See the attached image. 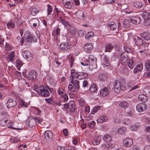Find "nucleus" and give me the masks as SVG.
<instances>
[{"label":"nucleus","instance_id":"f257e3e1","mask_svg":"<svg viewBox=\"0 0 150 150\" xmlns=\"http://www.w3.org/2000/svg\"><path fill=\"white\" fill-rule=\"evenodd\" d=\"M33 89L38 93L39 95L42 96L47 97L50 94L47 88L43 86H39L38 85L35 84L33 87Z\"/></svg>","mask_w":150,"mask_h":150},{"label":"nucleus","instance_id":"f03ea898","mask_svg":"<svg viewBox=\"0 0 150 150\" xmlns=\"http://www.w3.org/2000/svg\"><path fill=\"white\" fill-rule=\"evenodd\" d=\"M89 68L90 69L92 70L96 68L97 67L96 61L97 59L92 55H90L89 57Z\"/></svg>","mask_w":150,"mask_h":150},{"label":"nucleus","instance_id":"7ed1b4c3","mask_svg":"<svg viewBox=\"0 0 150 150\" xmlns=\"http://www.w3.org/2000/svg\"><path fill=\"white\" fill-rule=\"evenodd\" d=\"M124 89V86L123 83L120 82L119 81H116L114 84V90L116 93H119L121 90H122Z\"/></svg>","mask_w":150,"mask_h":150},{"label":"nucleus","instance_id":"20e7f679","mask_svg":"<svg viewBox=\"0 0 150 150\" xmlns=\"http://www.w3.org/2000/svg\"><path fill=\"white\" fill-rule=\"evenodd\" d=\"M29 23L31 27L37 28L39 26V21L37 18H33L29 21Z\"/></svg>","mask_w":150,"mask_h":150},{"label":"nucleus","instance_id":"39448f33","mask_svg":"<svg viewBox=\"0 0 150 150\" xmlns=\"http://www.w3.org/2000/svg\"><path fill=\"white\" fill-rule=\"evenodd\" d=\"M110 62V61L109 57L106 55H105L102 59V64L103 67H106L107 69L109 68Z\"/></svg>","mask_w":150,"mask_h":150},{"label":"nucleus","instance_id":"423d86ee","mask_svg":"<svg viewBox=\"0 0 150 150\" xmlns=\"http://www.w3.org/2000/svg\"><path fill=\"white\" fill-rule=\"evenodd\" d=\"M146 108L147 105L144 103H139L136 107L137 110L139 112H142L145 110Z\"/></svg>","mask_w":150,"mask_h":150},{"label":"nucleus","instance_id":"0eeeda50","mask_svg":"<svg viewBox=\"0 0 150 150\" xmlns=\"http://www.w3.org/2000/svg\"><path fill=\"white\" fill-rule=\"evenodd\" d=\"M71 47V44L68 42H65L60 44L59 45L60 50L63 51L68 50Z\"/></svg>","mask_w":150,"mask_h":150},{"label":"nucleus","instance_id":"6e6552de","mask_svg":"<svg viewBox=\"0 0 150 150\" xmlns=\"http://www.w3.org/2000/svg\"><path fill=\"white\" fill-rule=\"evenodd\" d=\"M37 74L34 71H32L30 72L27 77L29 81L35 79L37 78Z\"/></svg>","mask_w":150,"mask_h":150},{"label":"nucleus","instance_id":"1a4fd4ad","mask_svg":"<svg viewBox=\"0 0 150 150\" xmlns=\"http://www.w3.org/2000/svg\"><path fill=\"white\" fill-rule=\"evenodd\" d=\"M131 22L134 24H138L141 22V19L137 16L132 17L130 18Z\"/></svg>","mask_w":150,"mask_h":150},{"label":"nucleus","instance_id":"9d476101","mask_svg":"<svg viewBox=\"0 0 150 150\" xmlns=\"http://www.w3.org/2000/svg\"><path fill=\"white\" fill-rule=\"evenodd\" d=\"M6 105L8 108H11L16 105V101L13 99H9L6 103Z\"/></svg>","mask_w":150,"mask_h":150},{"label":"nucleus","instance_id":"9b49d317","mask_svg":"<svg viewBox=\"0 0 150 150\" xmlns=\"http://www.w3.org/2000/svg\"><path fill=\"white\" fill-rule=\"evenodd\" d=\"M133 142V141L131 139L127 138L124 140L123 144L124 146L129 147L132 144Z\"/></svg>","mask_w":150,"mask_h":150},{"label":"nucleus","instance_id":"f8f14e48","mask_svg":"<svg viewBox=\"0 0 150 150\" xmlns=\"http://www.w3.org/2000/svg\"><path fill=\"white\" fill-rule=\"evenodd\" d=\"M37 40L36 38L31 35H28L26 37V41L27 43L35 42Z\"/></svg>","mask_w":150,"mask_h":150},{"label":"nucleus","instance_id":"ddd939ff","mask_svg":"<svg viewBox=\"0 0 150 150\" xmlns=\"http://www.w3.org/2000/svg\"><path fill=\"white\" fill-rule=\"evenodd\" d=\"M133 40L134 41L136 40V41L135 42V43L138 46H141L143 44V40L140 37L134 38H133Z\"/></svg>","mask_w":150,"mask_h":150},{"label":"nucleus","instance_id":"4468645a","mask_svg":"<svg viewBox=\"0 0 150 150\" xmlns=\"http://www.w3.org/2000/svg\"><path fill=\"white\" fill-rule=\"evenodd\" d=\"M83 48L84 51L87 52H89L93 48L92 45L91 43H87L84 45Z\"/></svg>","mask_w":150,"mask_h":150},{"label":"nucleus","instance_id":"2eb2a0df","mask_svg":"<svg viewBox=\"0 0 150 150\" xmlns=\"http://www.w3.org/2000/svg\"><path fill=\"white\" fill-rule=\"evenodd\" d=\"M143 68V64H138L134 68L133 70V72L134 73H136L138 71H141L142 70Z\"/></svg>","mask_w":150,"mask_h":150},{"label":"nucleus","instance_id":"dca6fc26","mask_svg":"<svg viewBox=\"0 0 150 150\" xmlns=\"http://www.w3.org/2000/svg\"><path fill=\"white\" fill-rule=\"evenodd\" d=\"M140 126L141 125L139 123L137 122L135 124L131 125L129 127V129L132 131H135L139 127H140Z\"/></svg>","mask_w":150,"mask_h":150},{"label":"nucleus","instance_id":"f3484780","mask_svg":"<svg viewBox=\"0 0 150 150\" xmlns=\"http://www.w3.org/2000/svg\"><path fill=\"white\" fill-rule=\"evenodd\" d=\"M108 118L105 115H102L99 117L97 120V122L99 123L104 122L108 120Z\"/></svg>","mask_w":150,"mask_h":150},{"label":"nucleus","instance_id":"a211bd4d","mask_svg":"<svg viewBox=\"0 0 150 150\" xmlns=\"http://www.w3.org/2000/svg\"><path fill=\"white\" fill-rule=\"evenodd\" d=\"M142 16L145 21L150 20V13L148 12H144L142 15Z\"/></svg>","mask_w":150,"mask_h":150},{"label":"nucleus","instance_id":"6ab92c4d","mask_svg":"<svg viewBox=\"0 0 150 150\" xmlns=\"http://www.w3.org/2000/svg\"><path fill=\"white\" fill-rule=\"evenodd\" d=\"M109 91L108 89L106 87H104L101 89L100 92V95L103 96H105L109 93Z\"/></svg>","mask_w":150,"mask_h":150},{"label":"nucleus","instance_id":"aec40b11","mask_svg":"<svg viewBox=\"0 0 150 150\" xmlns=\"http://www.w3.org/2000/svg\"><path fill=\"white\" fill-rule=\"evenodd\" d=\"M76 15L77 18L80 19H83L86 17L85 13L84 14L82 11H78Z\"/></svg>","mask_w":150,"mask_h":150},{"label":"nucleus","instance_id":"412c9836","mask_svg":"<svg viewBox=\"0 0 150 150\" xmlns=\"http://www.w3.org/2000/svg\"><path fill=\"white\" fill-rule=\"evenodd\" d=\"M114 47V45L112 43H108L105 45V50L106 52H111Z\"/></svg>","mask_w":150,"mask_h":150},{"label":"nucleus","instance_id":"4be33fe9","mask_svg":"<svg viewBox=\"0 0 150 150\" xmlns=\"http://www.w3.org/2000/svg\"><path fill=\"white\" fill-rule=\"evenodd\" d=\"M67 29L68 32L71 33V35L74 34L76 32V30L75 28L72 27L70 25H68V26L67 27Z\"/></svg>","mask_w":150,"mask_h":150},{"label":"nucleus","instance_id":"5701e85b","mask_svg":"<svg viewBox=\"0 0 150 150\" xmlns=\"http://www.w3.org/2000/svg\"><path fill=\"white\" fill-rule=\"evenodd\" d=\"M108 77V76L106 74L102 73L99 74L98 78L99 80L101 81H105L107 80Z\"/></svg>","mask_w":150,"mask_h":150},{"label":"nucleus","instance_id":"b1692460","mask_svg":"<svg viewBox=\"0 0 150 150\" xmlns=\"http://www.w3.org/2000/svg\"><path fill=\"white\" fill-rule=\"evenodd\" d=\"M69 109L72 112H74L75 109V105L74 101L70 102L69 104Z\"/></svg>","mask_w":150,"mask_h":150},{"label":"nucleus","instance_id":"393cba45","mask_svg":"<svg viewBox=\"0 0 150 150\" xmlns=\"http://www.w3.org/2000/svg\"><path fill=\"white\" fill-rule=\"evenodd\" d=\"M44 136L46 140H48L52 138V135L50 131L47 130L45 132Z\"/></svg>","mask_w":150,"mask_h":150},{"label":"nucleus","instance_id":"a878e982","mask_svg":"<svg viewBox=\"0 0 150 150\" xmlns=\"http://www.w3.org/2000/svg\"><path fill=\"white\" fill-rule=\"evenodd\" d=\"M140 35L146 40H149L150 39V34L148 32L142 33Z\"/></svg>","mask_w":150,"mask_h":150},{"label":"nucleus","instance_id":"bb28decb","mask_svg":"<svg viewBox=\"0 0 150 150\" xmlns=\"http://www.w3.org/2000/svg\"><path fill=\"white\" fill-rule=\"evenodd\" d=\"M78 79H86L88 76V74L84 72H79Z\"/></svg>","mask_w":150,"mask_h":150},{"label":"nucleus","instance_id":"cd10ccee","mask_svg":"<svg viewBox=\"0 0 150 150\" xmlns=\"http://www.w3.org/2000/svg\"><path fill=\"white\" fill-rule=\"evenodd\" d=\"M119 105L120 108H123L124 109H126L128 107L129 104L127 102L125 101H123L120 102L119 104Z\"/></svg>","mask_w":150,"mask_h":150},{"label":"nucleus","instance_id":"c85d7f7f","mask_svg":"<svg viewBox=\"0 0 150 150\" xmlns=\"http://www.w3.org/2000/svg\"><path fill=\"white\" fill-rule=\"evenodd\" d=\"M130 19L128 20L125 19L123 21V25L125 28H127L129 27L130 25Z\"/></svg>","mask_w":150,"mask_h":150},{"label":"nucleus","instance_id":"c756f323","mask_svg":"<svg viewBox=\"0 0 150 150\" xmlns=\"http://www.w3.org/2000/svg\"><path fill=\"white\" fill-rule=\"evenodd\" d=\"M138 98L142 102L144 103L147 100V97L145 95L143 94H141L139 95Z\"/></svg>","mask_w":150,"mask_h":150},{"label":"nucleus","instance_id":"7c9ffc66","mask_svg":"<svg viewBox=\"0 0 150 150\" xmlns=\"http://www.w3.org/2000/svg\"><path fill=\"white\" fill-rule=\"evenodd\" d=\"M79 81L77 80H71V83L74 86V87L77 89H79Z\"/></svg>","mask_w":150,"mask_h":150},{"label":"nucleus","instance_id":"2f4dec72","mask_svg":"<svg viewBox=\"0 0 150 150\" xmlns=\"http://www.w3.org/2000/svg\"><path fill=\"white\" fill-rule=\"evenodd\" d=\"M40 11V9L39 8H32L31 10V14L33 16H36L37 14Z\"/></svg>","mask_w":150,"mask_h":150},{"label":"nucleus","instance_id":"473e14b6","mask_svg":"<svg viewBox=\"0 0 150 150\" xmlns=\"http://www.w3.org/2000/svg\"><path fill=\"white\" fill-rule=\"evenodd\" d=\"M133 6L136 8H141L143 6L142 2L140 1H136L134 3Z\"/></svg>","mask_w":150,"mask_h":150},{"label":"nucleus","instance_id":"72a5a7b5","mask_svg":"<svg viewBox=\"0 0 150 150\" xmlns=\"http://www.w3.org/2000/svg\"><path fill=\"white\" fill-rule=\"evenodd\" d=\"M36 124V121L34 118L30 120L28 122V126L31 127L35 126Z\"/></svg>","mask_w":150,"mask_h":150},{"label":"nucleus","instance_id":"f704fd0d","mask_svg":"<svg viewBox=\"0 0 150 150\" xmlns=\"http://www.w3.org/2000/svg\"><path fill=\"white\" fill-rule=\"evenodd\" d=\"M127 131L126 128L124 127H121L118 129V132L120 134H122L125 133Z\"/></svg>","mask_w":150,"mask_h":150},{"label":"nucleus","instance_id":"c9c22d12","mask_svg":"<svg viewBox=\"0 0 150 150\" xmlns=\"http://www.w3.org/2000/svg\"><path fill=\"white\" fill-rule=\"evenodd\" d=\"M9 124V122L7 120L2 119L0 120V125L1 126H5Z\"/></svg>","mask_w":150,"mask_h":150},{"label":"nucleus","instance_id":"e433bc0d","mask_svg":"<svg viewBox=\"0 0 150 150\" xmlns=\"http://www.w3.org/2000/svg\"><path fill=\"white\" fill-rule=\"evenodd\" d=\"M120 60L122 61H124V63L125 62V61H127L128 59L127 56L126 54H125V53H123L122 54H120Z\"/></svg>","mask_w":150,"mask_h":150},{"label":"nucleus","instance_id":"4c0bfd02","mask_svg":"<svg viewBox=\"0 0 150 150\" xmlns=\"http://www.w3.org/2000/svg\"><path fill=\"white\" fill-rule=\"evenodd\" d=\"M23 86L26 89H30V85L29 83L26 82V81L25 79H22Z\"/></svg>","mask_w":150,"mask_h":150},{"label":"nucleus","instance_id":"58836bf2","mask_svg":"<svg viewBox=\"0 0 150 150\" xmlns=\"http://www.w3.org/2000/svg\"><path fill=\"white\" fill-rule=\"evenodd\" d=\"M121 71L122 73L127 76H128L129 74L128 68L125 66L122 67Z\"/></svg>","mask_w":150,"mask_h":150},{"label":"nucleus","instance_id":"ea45409f","mask_svg":"<svg viewBox=\"0 0 150 150\" xmlns=\"http://www.w3.org/2000/svg\"><path fill=\"white\" fill-rule=\"evenodd\" d=\"M60 30L59 28L58 27L57 28L53 30L52 33V35L54 36H58L60 34Z\"/></svg>","mask_w":150,"mask_h":150},{"label":"nucleus","instance_id":"a19ab883","mask_svg":"<svg viewBox=\"0 0 150 150\" xmlns=\"http://www.w3.org/2000/svg\"><path fill=\"white\" fill-rule=\"evenodd\" d=\"M15 63L16 64V65L17 69L18 70L20 71V67L22 66L21 62L19 60H17Z\"/></svg>","mask_w":150,"mask_h":150},{"label":"nucleus","instance_id":"79ce46f5","mask_svg":"<svg viewBox=\"0 0 150 150\" xmlns=\"http://www.w3.org/2000/svg\"><path fill=\"white\" fill-rule=\"evenodd\" d=\"M97 90L96 85L95 84H93L89 88L90 91L91 92H95Z\"/></svg>","mask_w":150,"mask_h":150},{"label":"nucleus","instance_id":"37998d69","mask_svg":"<svg viewBox=\"0 0 150 150\" xmlns=\"http://www.w3.org/2000/svg\"><path fill=\"white\" fill-rule=\"evenodd\" d=\"M59 21L62 24L65 26H68V23L62 17H60L59 18Z\"/></svg>","mask_w":150,"mask_h":150},{"label":"nucleus","instance_id":"c03bdc74","mask_svg":"<svg viewBox=\"0 0 150 150\" xmlns=\"http://www.w3.org/2000/svg\"><path fill=\"white\" fill-rule=\"evenodd\" d=\"M94 36V33L93 32H88L86 35L85 37L87 39H89Z\"/></svg>","mask_w":150,"mask_h":150},{"label":"nucleus","instance_id":"a18cd8bd","mask_svg":"<svg viewBox=\"0 0 150 150\" xmlns=\"http://www.w3.org/2000/svg\"><path fill=\"white\" fill-rule=\"evenodd\" d=\"M145 66L146 67V70L147 71H150V61L147 60L146 61Z\"/></svg>","mask_w":150,"mask_h":150},{"label":"nucleus","instance_id":"49530a36","mask_svg":"<svg viewBox=\"0 0 150 150\" xmlns=\"http://www.w3.org/2000/svg\"><path fill=\"white\" fill-rule=\"evenodd\" d=\"M108 25L110 27V30H114L116 28V25L113 22L108 23Z\"/></svg>","mask_w":150,"mask_h":150},{"label":"nucleus","instance_id":"de8ad7c7","mask_svg":"<svg viewBox=\"0 0 150 150\" xmlns=\"http://www.w3.org/2000/svg\"><path fill=\"white\" fill-rule=\"evenodd\" d=\"M30 54V52L28 51H25L22 52V54L23 57L25 59H28V56Z\"/></svg>","mask_w":150,"mask_h":150},{"label":"nucleus","instance_id":"09e8293b","mask_svg":"<svg viewBox=\"0 0 150 150\" xmlns=\"http://www.w3.org/2000/svg\"><path fill=\"white\" fill-rule=\"evenodd\" d=\"M103 139L105 141L109 142L111 141V138L110 135L106 134L103 137Z\"/></svg>","mask_w":150,"mask_h":150},{"label":"nucleus","instance_id":"8fccbe9b","mask_svg":"<svg viewBox=\"0 0 150 150\" xmlns=\"http://www.w3.org/2000/svg\"><path fill=\"white\" fill-rule=\"evenodd\" d=\"M72 3L70 1L66 2L64 4V6L66 8H70L72 7Z\"/></svg>","mask_w":150,"mask_h":150},{"label":"nucleus","instance_id":"3c124183","mask_svg":"<svg viewBox=\"0 0 150 150\" xmlns=\"http://www.w3.org/2000/svg\"><path fill=\"white\" fill-rule=\"evenodd\" d=\"M127 62L128 63V67L130 69H132L134 67L133 60L128 59Z\"/></svg>","mask_w":150,"mask_h":150},{"label":"nucleus","instance_id":"603ef678","mask_svg":"<svg viewBox=\"0 0 150 150\" xmlns=\"http://www.w3.org/2000/svg\"><path fill=\"white\" fill-rule=\"evenodd\" d=\"M131 122V120L128 118H125L122 120V123L124 125H129Z\"/></svg>","mask_w":150,"mask_h":150},{"label":"nucleus","instance_id":"864d4df0","mask_svg":"<svg viewBox=\"0 0 150 150\" xmlns=\"http://www.w3.org/2000/svg\"><path fill=\"white\" fill-rule=\"evenodd\" d=\"M15 56V53L14 51H12L10 53L9 56V59L11 62H12L13 59V57Z\"/></svg>","mask_w":150,"mask_h":150},{"label":"nucleus","instance_id":"5fc2aeb1","mask_svg":"<svg viewBox=\"0 0 150 150\" xmlns=\"http://www.w3.org/2000/svg\"><path fill=\"white\" fill-rule=\"evenodd\" d=\"M10 142L11 143L17 142L20 141V139L16 137L11 138L10 139Z\"/></svg>","mask_w":150,"mask_h":150},{"label":"nucleus","instance_id":"6e6d98bb","mask_svg":"<svg viewBox=\"0 0 150 150\" xmlns=\"http://www.w3.org/2000/svg\"><path fill=\"white\" fill-rule=\"evenodd\" d=\"M96 124L95 121H92L88 123V126L90 128H93L94 127Z\"/></svg>","mask_w":150,"mask_h":150},{"label":"nucleus","instance_id":"4d7b16f0","mask_svg":"<svg viewBox=\"0 0 150 150\" xmlns=\"http://www.w3.org/2000/svg\"><path fill=\"white\" fill-rule=\"evenodd\" d=\"M100 106H96L94 107L93 109V111L92 112V114H93L95 113L98 110L100 109Z\"/></svg>","mask_w":150,"mask_h":150},{"label":"nucleus","instance_id":"13d9d810","mask_svg":"<svg viewBox=\"0 0 150 150\" xmlns=\"http://www.w3.org/2000/svg\"><path fill=\"white\" fill-rule=\"evenodd\" d=\"M79 72H76V73L72 75H71V80H74L75 77L78 79V77L79 76Z\"/></svg>","mask_w":150,"mask_h":150},{"label":"nucleus","instance_id":"bf43d9fd","mask_svg":"<svg viewBox=\"0 0 150 150\" xmlns=\"http://www.w3.org/2000/svg\"><path fill=\"white\" fill-rule=\"evenodd\" d=\"M78 33L79 36L81 37L85 33V30H79L78 32Z\"/></svg>","mask_w":150,"mask_h":150},{"label":"nucleus","instance_id":"052dcab7","mask_svg":"<svg viewBox=\"0 0 150 150\" xmlns=\"http://www.w3.org/2000/svg\"><path fill=\"white\" fill-rule=\"evenodd\" d=\"M69 90L72 92H75L76 91L75 88L71 84H69L68 86Z\"/></svg>","mask_w":150,"mask_h":150},{"label":"nucleus","instance_id":"680f3d73","mask_svg":"<svg viewBox=\"0 0 150 150\" xmlns=\"http://www.w3.org/2000/svg\"><path fill=\"white\" fill-rule=\"evenodd\" d=\"M7 26L8 28H10V27L13 28L15 27V25L13 22L10 21L7 24Z\"/></svg>","mask_w":150,"mask_h":150},{"label":"nucleus","instance_id":"e2e57ef3","mask_svg":"<svg viewBox=\"0 0 150 150\" xmlns=\"http://www.w3.org/2000/svg\"><path fill=\"white\" fill-rule=\"evenodd\" d=\"M61 97L63 98V100L64 102L67 101L68 100V96L66 94H64Z\"/></svg>","mask_w":150,"mask_h":150},{"label":"nucleus","instance_id":"0e129e2a","mask_svg":"<svg viewBox=\"0 0 150 150\" xmlns=\"http://www.w3.org/2000/svg\"><path fill=\"white\" fill-rule=\"evenodd\" d=\"M45 100L48 103L51 104H53L54 103V101H53L52 98H47L45 99Z\"/></svg>","mask_w":150,"mask_h":150},{"label":"nucleus","instance_id":"69168bd1","mask_svg":"<svg viewBox=\"0 0 150 150\" xmlns=\"http://www.w3.org/2000/svg\"><path fill=\"white\" fill-rule=\"evenodd\" d=\"M20 103V104L23 107L27 108L28 106V104L23 100H21Z\"/></svg>","mask_w":150,"mask_h":150},{"label":"nucleus","instance_id":"338daca9","mask_svg":"<svg viewBox=\"0 0 150 150\" xmlns=\"http://www.w3.org/2000/svg\"><path fill=\"white\" fill-rule=\"evenodd\" d=\"M47 10L48 11L47 14L49 15L51 12H52V11L51 6L49 4L48 5V8Z\"/></svg>","mask_w":150,"mask_h":150},{"label":"nucleus","instance_id":"774afa93","mask_svg":"<svg viewBox=\"0 0 150 150\" xmlns=\"http://www.w3.org/2000/svg\"><path fill=\"white\" fill-rule=\"evenodd\" d=\"M85 103V102L84 99L82 98H81L80 99L79 101V103L80 106L81 107H83L84 106Z\"/></svg>","mask_w":150,"mask_h":150}]
</instances>
